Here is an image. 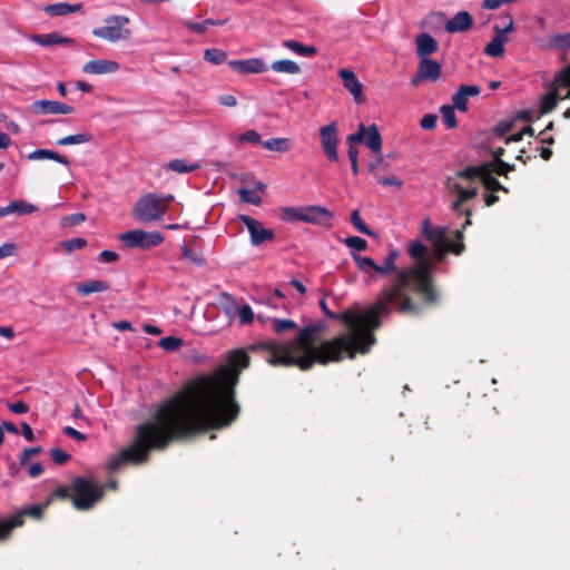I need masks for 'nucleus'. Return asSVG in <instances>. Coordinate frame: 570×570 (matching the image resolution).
Wrapping results in <instances>:
<instances>
[{
	"mask_svg": "<svg viewBox=\"0 0 570 570\" xmlns=\"http://www.w3.org/2000/svg\"><path fill=\"white\" fill-rule=\"evenodd\" d=\"M344 243L347 247L358 252L365 250L367 248V242L358 236H350L345 238Z\"/></svg>",
	"mask_w": 570,
	"mask_h": 570,
	"instance_id": "603ef678",
	"label": "nucleus"
},
{
	"mask_svg": "<svg viewBox=\"0 0 570 570\" xmlns=\"http://www.w3.org/2000/svg\"><path fill=\"white\" fill-rule=\"evenodd\" d=\"M287 222H304L308 224L327 225L330 226L331 216H284Z\"/></svg>",
	"mask_w": 570,
	"mask_h": 570,
	"instance_id": "58836bf2",
	"label": "nucleus"
},
{
	"mask_svg": "<svg viewBox=\"0 0 570 570\" xmlns=\"http://www.w3.org/2000/svg\"><path fill=\"white\" fill-rule=\"evenodd\" d=\"M72 505L80 511L91 509L105 495V487L97 484L92 479L78 476L73 479L72 485Z\"/></svg>",
	"mask_w": 570,
	"mask_h": 570,
	"instance_id": "6e6552de",
	"label": "nucleus"
},
{
	"mask_svg": "<svg viewBox=\"0 0 570 570\" xmlns=\"http://www.w3.org/2000/svg\"><path fill=\"white\" fill-rule=\"evenodd\" d=\"M338 76L342 79L343 87L352 95L354 101L363 104L365 97L363 95V85L356 77L355 72L350 69H341Z\"/></svg>",
	"mask_w": 570,
	"mask_h": 570,
	"instance_id": "aec40b11",
	"label": "nucleus"
},
{
	"mask_svg": "<svg viewBox=\"0 0 570 570\" xmlns=\"http://www.w3.org/2000/svg\"><path fill=\"white\" fill-rule=\"evenodd\" d=\"M28 159L30 160H41V159H51L62 165H68L69 160L67 157L61 156L60 154L48 150V149H37L28 155Z\"/></svg>",
	"mask_w": 570,
	"mask_h": 570,
	"instance_id": "7c9ffc66",
	"label": "nucleus"
},
{
	"mask_svg": "<svg viewBox=\"0 0 570 570\" xmlns=\"http://www.w3.org/2000/svg\"><path fill=\"white\" fill-rule=\"evenodd\" d=\"M441 76V65L432 59L424 58L420 61L417 71L412 79L413 85L431 80L436 81Z\"/></svg>",
	"mask_w": 570,
	"mask_h": 570,
	"instance_id": "a211bd4d",
	"label": "nucleus"
},
{
	"mask_svg": "<svg viewBox=\"0 0 570 570\" xmlns=\"http://www.w3.org/2000/svg\"><path fill=\"white\" fill-rule=\"evenodd\" d=\"M229 66L239 73H261L267 70V66L261 58L233 60Z\"/></svg>",
	"mask_w": 570,
	"mask_h": 570,
	"instance_id": "4be33fe9",
	"label": "nucleus"
},
{
	"mask_svg": "<svg viewBox=\"0 0 570 570\" xmlns=\"http://www.w3.org/2000/svg\"><path fill=\"white\" fill-rule=\"evenodd\" d=\"M110 289V284L106 281L92 279L77 286V293L88 296L94 293L106 292Z\"/></svg>",
	"mask_w": 570,
	"mask_h": 570,
	"instance_id": "393cba45",
	"label": "nucleus"
},
{
	"mask_svg": "<svg viewBox=\"0 0 570 570\" xmlns=\"http://www.w3.org/2000/svg\"><path fill=\"white\" fill-rule=\"evenodd\" d=\"M297 324L292 320H282L275 318L273 320V330L276 334H282L287 331L295 330Z\"/></svg>",
	"mask_w": 570,
	"mask_h": 570,
	"instance_id": "c03bdc74",
	"label": "nucleus"
},
{
	"mask_svg": "<svg viewBox=\"0 0 570 570\" xmlns=\"http://www.w3.org/2000/svg\"><path fill=\"white\" fill-rule=\"evenodd\" d=\"M353 259H354L355 264L357 265V267L362 272H365V273H368L371 271L376 272L377 264H375V262L371 257L353 255Z\"/></svg>",
	"mask_w": 570,
	"mask_h": 570,
	"instance_id": "79ce46f5",
	"label": "nucleus"
},
{
	"mask_svg": "<svg viewBox=\"0 0 570 570\" xmlns=\"http://www.w3.org/2000/svg\"><path fill=\"white\" fill-rule=\"evenodd\" d=\"M346 141L364 142L374 155H380L382 151V137L376 125L366 127L361 124L356 132L347 136Z\"/></svg>",
	"mask_w": 570,
	"mask_h": 570,
	"instance_id": "f8f14e48",
	"label": "nucleus"
},
{
	"mask_svg": "<svg viewBox=\"0 0 570 570\" xmlns=\"http://www.w3.org/2000/svg\"><path fill=\"white\" fill-rule=\"evenodd\" d=\"M86 245H87V240L82 237L71 238L68 240H63L61 243V246L65 248V250L67 253H72L76 249H81V248L86 247Z\"/></svg>",
	"mask_w": 570,
	"mask_h": 570,
	"instance_id": "09e8293b",
	"label": "nucleus"
},
{
	"mask_svg": "<svg viewBox=\"0 0 570 570\" xmlns=\"http://www.w3.org/2000/svg\"><path fill=\"white\" fill-rule=\"evenodd\" d=\"M118 239L129 249L148 250L160 245L165 236L157 230L131 229L119 235Z\"/></svg>",
	"mask_w": 570,
	"mask_h": 570,
	"instance_id": "1a4fd4ad",
	"label": "nucleus"
},
{
	"mask_svg": "<svg viewBox=\"0 0 570 570\" xmlns=\"http://www.w3.org/2000/svg\"><path fill=\"white\" fill-rule=\"evenodd\" d=\"M120 69L118 62L107 59H95L83 65L82 71L87 75H109L115 73Z\"/></svg>",
	"mask_w": 570,
	"mask_h": 570,
	"instance_id": "412c9836",
	"label": "nucleus"
},
{
	"mask_svg": "<svg viewBox=\"0 0 570 570\" xmlns=\"http://www.w3.org/2000/svg\"><path fill=\"white\" fill-rule=\"evenodd\" d=\"M503 27L494 26L495 37L487 45L484 52L490 57H502L504 53V43L508 41L507 32L513 30V21L507 16Z\"/></svg>",
	"mask_w": 570,
	"mask_h": 570,
	"instance_id": "4468645a",
	"label": "nucleus"
},
{
	"mask_svg": "<svg viewBox=\"0 0 570 570\" xmlns=\"http://www.w3.org/2000/svg\"><path fill=\"white\" fill-rule=\"evenodd\" d=\"M250 235V242L254 246L261 245L264 242L273 240L275 237L274 230L269 228H265L263 224L256 219H254L252 216H239Z\"/></svg>",
	"mask_w": 570,
	"mask_h": 570,
	"instance_id": "dca6fc26",
	"label": "nucleus"
},
{
	"mask_svg": "<svg viewBox=\"0 0 570 570\" xmlns=\"http://www.w3.org/2000/svg\"><path fill=\"white\" fill-rule=\"evenodd\" d=\"M249 364L250 357L246 350H233L226 366L213 375L189 380L166 400L196 435L227 428L240 413L236 386L242 371Z\"/></svg>",
	"mask_w": 570,
	"mask_h": 570,
	"instance_id": "f257e3e1",
	"label": "nucleus"
},
{
	"mask_svg": "<svg viewBox=\"0 0 570 570\" xmlns=\"http://www.w3.org/2000/svg\"><path fill=\"white\" fill-rule=\"evenodd\" d=\"M17 253V246L13 243L0 245V259L13 256Z\"/></svg>",
	"mask_w": 570,
	"mask_h": 570,
	"instance_id": "680f3d73",
	"label": "nucleus"
},
{
	"mask_svg": "<svg viewBox=\"0 0 570 570\" xmlns=\"http://www.w3.org/2000/svg\"><path fill=\"white\" fill-rule=\"evenodd\" d=\"M32 40L40 46H53L60 43L70 42L69 39L59 36L58 33H48V35H35L32 36Z\"/></svg>",
	"mask_w": 570,
	"mask_h": 570,
	"instance_id": "c9c22d12",
	"label": "nucleus"
},
{
	"mask_svg": "<svg viewBox=\"0 0 570 570\" xmlns=\"http://www.w3.org/2000/svg\"><path fill=\"white\" fill-rule=\"evenodd\" d=\"M204 57L207 61L218 65L225 61L226 53L219 49H207Z\"/></svg>",
	"mask_w": 570,
	"mask_h": 570,
	"instance_id": "3c124183",
	"label": "nucleus"
},
{
	"mask_svg": "<svg viewBox=\"0 0 570 570\" xmlns=\"http://www.w3.org/2000/svg\"><path fill=\"white\" fill-rule=\"evenodd\" d=\"M283 46L302 57H312L316 53L314 46H305L296 40H286Z\"/></svg>",
	"mask_w": 570,
	"mask_h": 570,
	"instance_id": "72a5a7b5",
	"label": "nucleus"
},
{
	"mask_svg": "<svg viewBox=\"0 0 570 570\" xmlns=\"http://www.w3.org/2000/svg\"><path fill=\"white\" fill-rule=\"evenodd\" d=\"M262 145L265 149L277 153H287L293 147V141L286 137L272 138L265 141H262Z\"/></svg>",
	"mask_w": 570,
	"mask_h": 570,
	"instance_id": "c85d7f7f",
	"label": "nucleus"
},
{
	"mask_svg": "<svg viewBox=\"0 0 570 570\" xmlns=\"http://www.w3.org/2000/svg\"><path fill=\"white\" fill-rule=\"evenodd\" d=\"M209 24H214L213 20H205L204 22H189L188 28L195 32L204 33Z\"/></svg>",
	"mask_w": 570,
	"mask_h": 570,
	"instance_id": "338daca9",
	"label": "nucleus"
},
{
	"mask_svg": "<svg viewBox=\"0 0 570 570\" xmlns=\"http://www.w3.org/2000/svg\"><path fill=\"white\" fill-rule=\"evenodd\" d=\"M438 117L432 114L424 115L421 119V127L426 130H431L436 125Z\"/></svg>",
	"mask_w": 570,
	"mask_h": 570,
	"instance_id": "0e129e2a",
	"label": "nucleus"
},
{
	"mask_svg": "<svg viewBox=\"0 0 570 570\" xmlns=\"http://www.w3.org/2000/svg\"><path fill=\"white\" fill-rule=\"evenodd\" d=\"M167 168L178 174H186L198 169L199 164L189 163L186 159L177 158L169 161Z\"/></svg>",
	"mask_w": 570,
	"mask_h": 570,
	"instance_id": "f704fd0d",
	"label": "nucleus"
},
{
	"mask_svg": "<svg viewBox=\"0 0 570 570\" xmlns=\"http://www.w3.org/2000/svg\"><path fill=\"white\" fill-rule=\"evenodd\" d=\"M70 491H71V489H69L68 487H58V488H56L50 493V495L47 498L46 505H49L56 499H59V500L70 499L71 500L72 493H70Z\"/></svg>",
	"mask_w": 570,
	"mask_h": 570,
	"instance_id": "49530a36",
	"label": "nucleus"
},
{
	"mask_svg": "<svg viewBox=\"0 0 570 570\" xmlns=\"http://www.w3.org/2000/svg\"><path fill=\"white\" fill-rule=\"evenodd\" d=\"M472 17L466 11H460L446 22L445 29L449 32H463L472 26Z\"/></svg>",
	"mask_w": 570,
	"mask_h": 570,
	"instance_id": "b1692460",
	"label": "nucleus"
},
{
	"mask_svg": "<svg viewBox=\"0 0 570 570\" xmlns=\"http://www.w3.org/2000/svg\"><path fill=\"white\" fill-rule=\"evenodd\" d=\"M254 313L249 305L245 304L239 309V320L242 324H248L253 321Z\"/></svg>",
	"mask_w": 570,
	"mask_h": 570,
	"instance_id": "052dcab7",
	"label": "nucleus"
},
{
	"mask_svg": "<svg viewBox=\"0 0 570 570\" xmlns=\"http://www.w3.org/2000/svg\"><path fill=\"white\" fill-rule=\"evenodd\" d=\"M48 505H46V502L43 504H32L23 509L18 514L22 515V520L24 521V517H31L33 519H40L43 514L45 509Z\"/></svg>",
	"mask_w": 570,
	"mask_h": 570,
	"instance_id": "37998d69",
	"label": "nucleus"
},
{
	"mask_svg": "<svg viewBox=\"0 0 570 570\" xmlns=\"http://www.w3.org/2000/svg\"><path fill=\"white\" fill-rule=\"evenodd\" d=\"M128 21L126 17H109L106 19L105 26L96 28L92 33L110 42L127 39L130 36V31L126 28Z\"/></svg>",
	"mask_w": 570,
	"mask_h": 570,
	"instance_id": "9b49d317",
	"label": "nucleus"
},
{
	"mask_svg": "<svg viewBox=\"0 0 570 570\" xmlns=\"http://www.w3.org/2000/svg\"><path fill=\"white\" fill-rule=\"evenodd\" d=\"M436 40L429 33H421L416 38V53L422 59L438 51Z\"/></svg>",
	"mask_w": 570,
	"mask_h": 570,
	"instance_id": "5701e85b",
	"label": "nucleus"
},
{
	"mask_svg": "<svg viewBox=\"0 0 570 570\" xmlns=\"http://www.w3.org/2000/svg\"><path fill=\"white\" fill-rule=\"evenodd\" d=\"M441 114L448 128H454L456 126L455 112L452 106H443L441 108Z\"/></svg>",
	"mask_w": 570,
	"mask_h": 570,
	"instance_id": "8fccbe9b",
	"label": "nucleus"
},
{
	"mask_svg": "<svg viewBox=\"0 0 570 570\" xmlns=\"http://www.w3.org/2000/svg\"><path fill=\"white\" fill-rule=\"evenodd\" d=\"M466 217L468 218L462 227L453 232L454 239L448 237L446 227H433L429 217L423 220L422 235L426 240L433 244L438 262L442 263L445 259L448 253H452L459 256L465 250V244L463 243V230L466 228V226L471 225L470 216Z\"/></svg>",
	"mask_w": 570,
	"mask_h": 570,
	"instance_id": "0eeeda50",
	"label": "nucleus"
},
{
	"mask_svg": "<svg viewBox=\"0 0 570 570\" xmlns=\"http://www.w3.org/2000/svg\"><path fill=\"white\" fill-rule=\"evenodd\" d=\"M399 256L397 250L392 249L389 255L385 257L383 265H377L376 273L381 275H390L391 273L399 272L396 271V258Z\"/></svg>",
	"mask_w": 570,
	"mask_h": 570,
	"instance_id": "4c0bfd02",
	"label": "nucleus"
},
{
	"mask_svg": "<svg viewBox=\"0 0 570 570\" xmlns=\"http://www.w3.org/2000/svg\"><path fill=\"white\" fill-rule=\"evenodd\" d=\"M173 202V195L148 193L137 200L135 214H164L171 210Z\"/></svg>",
	"mask_w": 570,
	"mask_h": 570,
	"instance_id": "9d476101",
	"label": "nucleus"
},
{
	"mask_svg": "<svg viewBox=\"0 0 570 570\" xmlns=\"http://www.w3.org/2000/svg\"><path fill=\"white\" fill-rule=\"evenodd\" d=\"M97 259H98V262L104 263V264L114 263L119 259V255L114 250L105 249L99 253Z\"/></svg>",
	"mask_w": 570,
	"mask_h": 570,
	"instance_id": "13d9d810",
	"label": "nucleus"
},
{
	"mask_svg": "<svg viewBox=\"0 0 570 570\" xmlns=\"http://www.w3.org/2000/svg\"><path fill=\"white\" fill-rule=\"evenodd\" d=\"M265 190L266 189H257L254 187H240L237 190V194L243 203L258 206L262 204V195L265 193Z\"/></svg>",
	"mask_w": 570,
	"mask_h": 570,
	"instance_id": "cd10ccee",
	"label": "nucleus"
},
{
	"mask_svg": "<svg viewBox=\"0 0 570 570\" xmlns=\"http://www.w3.org/2000/svg\"><path fill=\"white\" fill-rule=\"evenodd\" d=\"M351 222L360 233L365 234L367 236L375 235L374 232L367 227V225L365 224L361 216H351Z\"/></svg>",
	"mask_w": 570,
	"mask_h": 570,
	"instance_id": "6e6d98bb",
	"label": "nucleus"
},
{
	"mask_svg": "<svg viewBox=\"0 0 570 570\" xmlns=\"http://www.w3.org/2000/svg\"><path fill=\"white\" fill-rule=\"evenodd\" d=\"M81 9L80 4H69L66 2L49 4L45 8V12L49 16H66Z\"/></svg>",
	"mask_w": 570,
	"mask_h": 570,
	"instance_id": "2f4dec72",
	"label": "nucleus"
},
{
	"mask_svg": "<svg viewBox=\"0 0 570 570\" xmlns=\"http://www.w3.org/2000/svg\"><path fill=\"white\" fill-rule=\"evenodd\" d=\"M180 249H181L183 257L185 259H187L188 262H190L197 266H203L205 264V258L202 255V253L188 247L186 244H183L180 246Z\"/></svg>",
	"mask_w": 570,
	"mask_h": 570,
	"instance_id": "a19ab883",
	"label": "nucleus"
},
{
	"mask_svg": "<svg viewBox=\"0 0 570 570\" xmlns=\"http://www.w3.org/2000/svg\"><path fill=\"white\" fill-rule=\"evenodd\" d=\"M23 524L22 515L13 514L6 520H0V541L7 539L12 530Z\"/></svg>",
	"mask_w": 570,
	"mask_h": 570,
	"instance_id": "c756f323",
	"label": "nucleus"
},
{
	"mask_svg": "<svg viewBox=\"0 0 570 570\" xmlns=\"http://www.w3.org/2000/svg\"><path fill=\"white\" fill-rule=\"evenodd\" d=\"M42 449L40 446L27 448L20 454V463L26 464L32 456L41 453Z\"/></svg>",
	"mask_w": 570,
	"mask_h": 570,
	"instance_id": "bf43d9fd",
	"label": "nucleus"
},
{
	"mask_svg": "<svg viewBox=\"0 0 570 570\" xmlns=\"http://www.w3.org/2000/svg\"><path fill=\"white\" fill-rule=\"evenodd\" d=\"M33 114L40 115H69L73 112V107L55 100H37L31 107Z\"/></svg>",
	"mask_w": 570,
	"mask_h": 570,
	"instance_id": "6ab92c4d",
	"label": "nucleus"
},
{
	"mask_svg": "<svg viewBox=\"0 0 570 570\" xmlns=\"http://www.w3.org/2000/svg\"><path fill=\"white\" fill-rule=\"evenodd\" d=\"M407 253L416 264L400 269L397 277L382 291L381 295L387 306L395 305L399 313L419 315L422 306L415 303L407 292L417 294L428 306H436L440 303V293L434 282V265L428 247L420 240H414L409 245Z\"/></svg>",
	"mask_w": 570,
	"mask_h": 570,
	"instance_id": "20e7f679",
	"label": "nucleus"
},
{
	"mask_svg": "<svg viewBox=\"0 0 570 570\" xmlns=\"http://www.w3.org/2000/svg\"><path fill=\"white\" fill-rule=\"evenodd\" d=\"M238 141L240 144H243V142L259 144L261 135L256 130L250 129V130H247V131L243 132L242 135H239Z\"/></svg>",
	"mask_w": 570,
	"mask_h": 570,
	"instance_id": "5fc2aeb1",
	"label": "nucleus"
},
{
	"mask_svg": "<svg viewBox=\"0 0 570 570\" xmlns=\"http://www.w3.org/2000/svg\"><path fill=\"white\" fill-rule=\"evenodd\" d=\"M453 105H454V107L456 109H459L461 111H465L466 110L468 98L464 96V92L458 91L453 96Z\"/></svg>",
	"mask_w": 570,
	"mask_h": 570,
	"instance_id": "e2e57ef3",
	"label": "nucleus"
},
{
	"mask_svg": "<svg viewBox=\"0 0 570 570\" xmlns=\"http://www.w3.org/2000/svg\"><path fill=\"white\" fill-rule=\"evenodd\" d=\"M377 328L358 327L351 333L340 334L312 347L297 348L293 344H281L266 341L249 346V350L267 353L266 361L273 366H296L301 371H309L315 364L327 365L342 362L345 357L354 358L356 354H365L376 343L374 331Z\"/></svg>",
	"mask_w": 570,
	"mask_h": 570,
	"instance_id": "f03ea898",
	"label": "nucleus"
},
{
	"mask_svg": "<svg viewBox=\"0 0 570 570\" xmlns=\"http://www.w3.org/2000/svg\"><path fill=\"white\" fill-rule=\"evenodd\" d=\"M556 91L550 89L541 99V112H550L554 109L558 98L556 97Z\"/></svg>",
	"mask_w": 570,
	"mask_h": 570,
	"instance_id": "a18cd8bd",
	"label": "nucleus"
},
{
	"mask_svg": "<svg viewBox=\"0 0 570 570\" xmlns=\"http://www.w3.org/2000/svg\"><path fill=\"white\" fill-rule=\"evenodd\" d=\"M233 179L242 185V187L266 189V185L261 180H257L255 175L249 171L232 173L229 175Z\"/></svg>",
	"mask_w": 570,
	"mask_h": 570,
	"instance_id": "bb28decb",
	"label": "nucleus"
},
{
	"mask_svg": "<svg viewBox=\"0 0 570 570\" xmlns=\"http://www.w3.org/2000/svg\"><path fill=\"white\" fill-rule=\"evenodd\" d=\"M8 409L16 414H23L28 412L29 406L24 402L20 401L16 403H9Z\"/></svg>",
	"mask_w": 570,
	"mask_h": 570,
	"instance_id": "774afa93",
	"label": "nucleus"
},
{
	"mask_svg": "<svg viewBox=\"0 0 570 570\" xmlns=\"http://www.w3.org/2000/svg\"><path fill=\"white\" fill-rule=\"evenodd\" d=\"M384 165L382 153L375 155V159L368 164L370 173L375 177L379 175L380 168Z\"/></svg>",
	"mask_w": 570,
	"mask_h": 570,
	"instance_id": "69168bd1",
	"label": "nucleus"
},
{
	"mask_svg": "<svg viewBox=\"0 0 570 570\" xmlns=\"http://www.w3.org/2000/svg\"><path fill=\"white\" fill-rule=\"evenodd\" d=\"M40 210L39 207L26 200H14L0 208V214H30Z\"/></svg>",
	"mask_w": 570,
	"mask_h": 570,
	"instance_id": "a878e982",
	"label": "nucleus"
},
{
	"mask_svg": "<svg viewBox=\"0 0 570 570\" xmlns=\"http://www.w3.org/2000/svg\"><path fill=\"white\" fill-rule=\"evenodd\" d=\"M557 42L563 48H570V33L559 36ZM551 89L557 92L558 100L570 96V66L557 76Z\"/></svg>",
	"mask_w": 570,
	"mask_h": 570,
	"instance_id": "2eb2a0df",
	"label": "nucleus"
},
{
	"mask_svg": "<svg viewBox=\"0 0 570 570\" xmlns=\"http://www.w3.org/2000/svg\"><path fill=\"white\" fill-rule=\"evenodd\" d=\"M91 139H92L91 135H89L87 132H81V134L62 137L57 141V144L59 146L80 145V144L89 142Z\"/></svg>",
	"mask_w": 570,
	"mask_h": 570,
	"instance_id": "ea45409f",
	"label": "nucleus"
},
{
	"mask_svg": "<svg viewBox=\"0 0 570 570\" xmlns=\"http://www.w3.org/2000/svg\"><path fill=\"white\" fill-rule=\"evenodd\" d=\"M320 307L326 317L341 321L348 330H355L358 327L380 328L381 317L389 316L392 311L382 295L363 313H354L348 309L342 313H334L327 307L325 298L320 301Z\"/></svg>",
	"mask_w": 570,
	"mask_h": 570,
	"instance_id": "423d86ee",
	"label": "nucleus"
},
{
	"mask_svg": "<svg viewBox=\"0 0 570 570\" xmlns=\"http://www.w3.org/2000/svg\"><path fill=\"white\" fill-rule=\"evenodd\" d=\"M50 456L52 461L59 465L67 463L71 459V455L69 453L59 448L52 449L50 451Z\"/></svg>",
	"mask_w": 570,
	"mask_h": 570,
	"instance_id": "864d4df0",
	"label": "nucleus"
},
{
	"mask_svg": "<svg viewBox=\"0 0 570 570\" xmlns=\"http://www.w3.org/2000/svg\"><path fill=\"white\" fill-rule=\"evenodd\" d=\"M503 155V148H498L494 151V161L490 164H484L483 166H489L491 169V175L493 176V173L498 175H507L508 171L512 170L513 167L509 164L504 163L500 157Z\"/></svg>",
	"mask_w": 570,
	"mask_h": 570,
	"instance_id": "473e14b6",
	"label": "nucleus"
},
{
	"mask_svg": "<svg viewBox=\"0 0 570 570\" xmlns=\"http://www.w3.org/2000/svg\"><path fill=\"white\" fill-rule=\"evenodd\" d=\"M159 346L165 351H176L183 345V340L175 336H166L160 338Z\"/></svg>",
	"mask_w": 570,
	"mask_h": 570,
	"instance_id": "de8ad7c7",
	"label": "nucleus"
},
{
	"mask_svg": "<svg viewBox=\"0 0 570 570\" xmlns=\"http://www.w3.org/2000/svg\"><path fill=\"white\" fill-rule=\"evenodd\" d=\"M87 216H63L60 226L61 227H75L80 225L86 220Z\"/></svg>",
	"mask_w": 570,
	"mask_h": 570,
	"instance_id": "4d7b16f0",
	"label": "nucleus"
},
{
	"mask_svg": "<svg viewBox=\"0 0 570 570\" xmlns=\"http://www.w3.org/2000/svg\"><path fill=\"white\" fill-rule=\"evenodd\" d=\"M272 69L275 72L279 73H288V75H296L301 71L299 66L292 60H277L272 63Z\"/></svg>",
	"mask_w": 570,
	"mask_h": 570,
	"instance_id": "e433bc0d",
	"label": "nucleus"
},
{
	"mask_svg": "<svg viewBox=\"0 0 570 570\" xmlns=\"http://www.w3.org/2000/svg\"><path fill=\"white\" fill-rule=\"evenodd\" d=\"M320 136L324 153L330 160L336 161L338 159L337 154V127L334 122L324 126L320 129Z\"/></svg>",
	"mask_w": 570,
	"mask_h": 570,
	"instance_id": "f3484780",
	"label": "nucleus"
},
{
	"mask_svg": "<svg viewBox=\"0 0 570 570\" xmlns=\"http://www.w3.org/2000/svg\"><path fill=\"white\" fill-rule=\"evenodd\" d=\"M480 185L485 188L481 202L487 206L494 204L498 197L492 191L502 189V186L491 175L489 166L468 167L448 178L446 186L453 196L452 208L460 214H471L474 209L471 203L475 200Z\"/></svg>",
	"mask_w": 570,
	"mask_h": 570,
	"instance_id": "39448f33",
	"label": "nucleus"
},
{
	"mask_svg": "<svg viewBox=\"0 0 570 570\" xmlns=\"http://www.w3.org/2000/svg\"><path fill=\"white\" fill-rule=\"evenodd\" d=\"M326 328V324L322 321L312 322L297 332L294 342H288L287 344H293L294 351L312 347V343H318Z\"/></svg>",
	"mask_w": 570,
	"mask_h": 570,
	"instance_id": "ddd939ff",
	"label": "nucleus"
},
{
	"mask_svg": "<svg viewBox=\"0 0 570 570\" xmlns=\"http://www.w3.org/2000/svg\"><path fill=\"white\" fill-rule=\"evenodd\" d=\"M196 434L165 400L151 419L135 428L129 446L111 458L107 464L110 472L117 471L124 463L140 465L149 460L153 451H164L177 440L189 439Z\"/></svg>",
	"mask_w": 570,
	"mask_h": 570,
	"instance_id": "7ed1b4c3",
	"label": "nucleus"
}]
</instances>
